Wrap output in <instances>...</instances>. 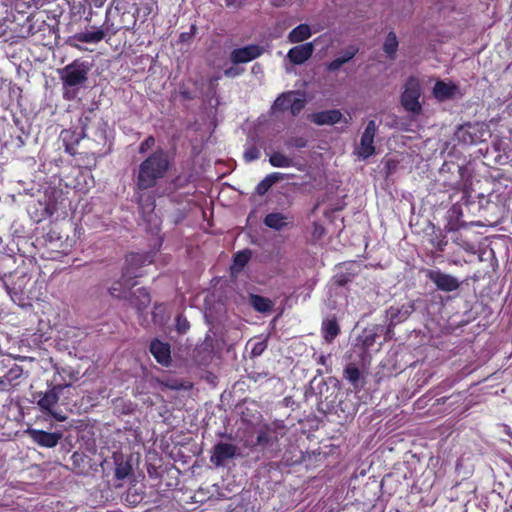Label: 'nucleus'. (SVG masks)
Returning <instances> with one entry per match:
<instances>
[{
	"instance_id": "obj_57",
	"label": "nucleus",
	"mask_w": 512,
	"mask_h": 512,
	"mask_svg": "<svg viewBox=\"0 0 512 512\" xmlns=\"http://www.w3.org/2000/svg\"><path fill=\"white\" fill-rule=\"evenodd\" d=\"M341 68V65L340 63L338 62L337 59H334L333 61H331L329 64H327V70L329 72H333V71H336L338 69Z\"/></svg>"
},
{
	"instance_id": "obj_3",
	"label": "nucleus",
	"mask_w": 512,
	"mask_h": 512,
	"mask_svg": "<svg viewBox=\"0 0 512 512\" xmlns=\"http://www.w3.org/2000/svg\"><path fill=\"white\" fill-rule=\"evenodd\" d=\"M286 434V426L283 421L276 420L262 426L256 436L255 445L260 447L267 458L275 457L280 451L279 440Z\"/></svg>"
},
{
	"instance_id": "obj_22",
	"label": "nucleus",
	"mask_w": 512,
	"mask_h": 512,
	"mask_svg": "<svg viewBox=\"0 0 512 512\" xmlns=\"http://www.w3.org/2000/svg\"><path fill=\"white\" fill-rule=\"evenodd\" d=\"M135 283H130V280L126 279V275L123 274L122 279L115 281L108 289L109 294L117 299H126L130 292L131 287Z\"/></svg>"
},
{
	"instance_id": "obj_15",
	"label": "nucleus",
	"mask_w": 512,
	"mask_h": 512,
	"mask_svg": "<svg viewBox=\"0 0 512 512\" xmlns=\"http://www.w3.org/2000/svg\"><path fill=\"white\" fill-rule=\"evenodd\" d=\"M70 384H56L49 390H47L44 394L41 395L40 399L37 401L38 406L42 411H51L53 407L59 401L60 394L63 389L69 387Z\"/></svg>"
},
{
	"instance_id": "obj_60",
	"label": "nucleus",
	"mask_w": 512,
	"mask_h": 512,
	"mask_svg": "<svg viewBox=\"0 0 512 512\" xmlns=\"http://www.w3.org/2000/svg\"><path fill=\"white\" fill-rule=\"evenodd\" d=\"M330 355H320L318 357V360H317V363L323 365V366H328V359H329Z\"/></svg>"
},
{
	"instance_id": "obj_48",
	"label": "nucleus",
	"mask_w": 512,
	"mask_h": 512,
	"mask_svg": "<svg viewBox=\"0 0 512 512\" xmlns=\"http://www.w3.org/2000/svg\"><path fill=\"white\" fill-rule=\"evenodd\" d=\"M155 144V138L153 136L147 137L139 146V153H145Z\"/></svg>"
},
{
	"instance_id": "obj_61",
	"label": "nucleus",
	"mask_w": 512,
	"mask_h": 512,
	"mask_svg": "<svg viewBox=\"0 0 512 512\" xmlns=\"http://www.w3.org/2000/svg\"><path fill=\"white\" fill-rule=\"evenodd\" d=\"M96 7H101L107 0H93Z\"/></svg>"
},
{
	"instance_id": "obj_59",
	"label": "nucleus",
	"mask_w": 512,
	"mask_h": 512,
	"mask_svg": "<svg viewBox=\"0 0 512 512\" xmlns=\"http://www.w3.org/2000/svg\"><path fill=\"white\" fill-rule=\"evenodd\" d=\"M54 419H56L57 421H64L66 420V416L63 415L62 413H59L57 411H54L53 409H51V411H47Z\"/></svg>"
},
{
	"instance_id": "obj_58",
	"label": "nucleus",
	"mask_w": 512,
	"mask_h": 512,
	"mask_svg": "<svg viewBox=\"0 0 512 512\" xmlns=\"http://www.w3.org/2000/svg\"><path fill=\"white\" fill-rule=\"evenodd\" d=\"M463 226H464V224L458 225L457 223L449 222L445 226V231H447V232L457 231L460 227H463Z\"/></svg>"
},
{
	"instance_id": "obj_35",
	"label": "nucleus",
	"mask_w": 512,
	"mask_h": 512,
	"mask_svg": "<svg viewBox=\"0 0 512 512\" xmlns=\"http://www.w3.org/2000/svg\"><path fill=\"white\" fill-rule=\"evenodd\" d=\"M98 119H96V114H95V111L94 109H89L87 110L86 112H84V114L82 115V117L80 118V122H81V129H82V134L83 136H88L89 135V130H90V124H93L97 121Z\"/></svg>"
},
{
	"instance_id": "obj_30",
	"label": "nucleus",
	"mask_w": 512,
	"mask_h": 512,
	"mask_svg": "<svg viewBox=\"0 0 512 512\" xmlns=\"http://www.w3.org/2000/svg\"><path fill=\"white\" fill-rule=\"evenodd\" d=\"M269 163L277 168H289L295 166V161L283 154L282 152H274L269 157Z\"/></svg>"
},
{
	"instance_id": "obj_53",
	"label": "nucleus",
	"mask_w": 512,
	"mask_h": 512,
	"mask_svg": "<svg viewBox=\"0 0 512 512\" xmlns=\"http://www.w3.org/2000/svg\"><path fill=\"white\" fill-rule=\"evenodd\" d=\"M85 455L83 453L74 452L71 456V460L73 462L74 466H80L81 463L84 461Z\"/></svg>"
},
{
	"instance_id": "obj_40",
	"label": "nucleus",
	"mask_w": 512,
	"mask_h": 512,
	"mask_svg": "<svg viewBox=\"0 0 512 512\" xmlns=\"http://www.w3.org/2000/svg\"><path fill=\"white\" fill-rule=\"evenodd\" d=\"M290 104V113L293 116H297L304 109L306 101L304 98L299 97V94L297 93L296 96L292 97Z\"/></svg>"
},
{
	"instance_id": "obj_25",
	"label": "nucleus",
	"mask_w": 512,
	"mask_h": 512,
	"mask_svg": "<svg viewBox=\"0 0 512 512\" xmlns=\"http://www.w3.org/2000/svg\"><path fill=\"white\" fill-rule=\"evenodd\" d=\"M249 304L260 313H267L270 312L273 309V302L266 297L257 295V294H250L249 295Z\"/></svg>"
},
{
	"instance_id": "obj_27",
	"label": "nucleus",
	"mask_w": 512,
	"mask_h": 512,
	"mask_svg": "<svg viewBox=\"0 0 512 512\" xmlns=\"http://www.w3.org/2000/svg\"><path fill=\"white\" fill-rule=\"evenodd\" d=\"M322 333L328 343L332 342L340 333L337 320L335 318L324 320L322 323Z\"/></svg>"
},
{
	"instance_id": "obj_11",
	"label": "nucleus",
	"mask_w": 512,
	"mask_h": 512,
	"mask_svg": "<svg viewBox=\"0 0 512 512\" xmlns=\"http://www.w3.org/2000/svg\"><path fill=\"white\" fill-rule=\"evenodd\" d=\"M107 129L108 124L103 119H98L94 125H91L89 130V135L86 136L87 138H91L93 142L95 143L93 154L103 155V148L107 144ZM82 138L83 134L81 135Z\"/></svg>"
},
{
	"instance_id": "obj_56",
	"label": "nucleus",
	"mask_w": 512,
	"mask_h": 512,
	"mask_svg": "<svg viewBox=\"0 0 512 512\" xmlns=\"http://www.w3.org/2000/svg\"><path fill=\"white\" fill-rule=\"evenodd\" d=\"M456 168H457V171H458V174H459V177L461 180H465L466 178L469 177V172H468L467 167L461 166V165H456Z\"/></svg>"
},
{
	"instance_id": "obj_45",
	"label": "nucleus",
	"mask_w": 512,
	"mask_h": 512,
	"mask_svg": "<svg viewBox=\"0 0 512 512\" xmlns=\"http://www.w3.org/2000/svg\"><path fill=\"white\" fill-rule=\"evenodd\" d=\"M265 179L267 180V182L273 186L275 183H278L282 180L285 179V175L283 173H280V172H274V173H271V174H268Z\"/></svg>"
},
{
	"instance_id": "obj_29",
	"label": "nucleus",
	"mask_w": 512,
	"mask_h": 512,
	"mask_svg": "<svg viewBox=\"0 0 512 512\" xmlns=\"http://www.w3.org/2000/svg\"><path fill=\"white\" fill-rule=\"evenodd\" d=\"M296 95H297V92H295V91H289V92L282 93L274 101L272 109L274 111H281V112L290 110V107H291L290 103H291L292 97H294Z\"/></svg>"
},
{
	"instance_id": "obj_44",
	"label": "nucleus",
	"mask_w": 512,
	"mask_h": 512,
	"mask_svg": "<svg viewBox=\"0 0 512 512\" xmlns=\"http://www.w3.org/2000/svg\"><path fill=\"white\" fill-rule=\"evenodd\" d=\"M267 348V341L261 340L253 343L252 349H251V356L252 357H258L263 354V352Z\"/></svg>"
},
{
	"instance_id": "obj_37",
	"label": "nucleus",
	"mask_w": 512,
	"mask_h": 512,
	"mask_svg": "<svg viewBox=\"0 0 512 512\" xmlns=\"http://www.w3.org/2000/svg\"><path fill=\"white\" fill-rule=\"evenodd\" d=\"M354 276H355V273L352 271H349V269H347L345 272L340 271V272L336 273L333 277V282L337 286L342 287V286H345L347 283L351 282L353 280Z\"/></svg>"
},
{
	"instance_id": "obj_64",
	"label": "nucleus",
	"mask_w": 512,
	"mask_h": 512,
	"mask_svg": "<svg viewBox=\"0 0 512 512\" xmlns=\"http://www.w3.org/2000/svg\"><path fill=\"white\" fill-rule=\"evenodd\" d=\"M453 241H454L456 244L460 245L461 247L466 248V247H465V244L461 242V239H460L459 237H456L455 239H453Z\"/></svg>"
},
{
	"instance_id": "obj_32",
	"label": "nucleus",
	"mask_w": 512,
	"mask_h": 512,
	"mask_svg": "<svg viewBox=\"0 0 512 512\" xmlns=\"http://www.w3.org/2000/svg\"><path fill=\"white\" fill-rule=\"evenodd\" d=\"M328 390H329V387H328L326 381H324L323 379H317V377H314L310 381L309 389L306 392V395H308L309 393L318 395L319 399L322 400V398L325 395V392Z\"/></svg>"
},
{
	"instance_id": "obj_10",
	"label": "nucleus",
	"mask_w": 512,
	"mask_h": 512,
	"mask_svg": "<svg viewBox=\"0 0 512 512\" xmlns=\"http://www.w3.org/2000/svg\"><path fill=\"white\" fill-rule=\"evenodd\" d=\"M239 455L238 447L231 443L218 442L214 445L210 462L215 467H222L227 460L233 459Z\"/></svg>"
},
{
	"instance_id": "obj_50",
	"label": "nucleus",
	"mask_w": 512,
	"mask_h": 512,
	"mask_svg": "<svg viewBox=\"0 0 512 512\" xmlns=\"http://www.w3.org/2000/svg\"><path fill=\"white\" fill-rule=\"evenodd\" d=\"M146 258V256L141 254H130L127 258V262L142 265L146 261Z\"/></svg>"
},
{
	"instance_id": "obj_52",
	"label": "nucleus",
	"mask_w": 512,
	"mask_h": 512,
	"mask_svg": "<svg viewBox=\"0 0 512 512\" xmlns=\"http://www.w3.org/2000/svg\"><path fill=\"white\" fill-rule=\"evenodd\" d=\"M246 0H225V4L229 8L239 9L244 6Z\"/></svg>"
},
{
	"instance_id": "obj_23",
	"label": "nucleus",
	"mask_w": 512,
	"mask_h": 512,
	"mask_svg": "<svg viewBox=\"0 0 512 512\" xmlns=\"http://www.w3.org/2000/svg\"><path fill=\"white\" fill-rule=\"evenodd\" d=\"M263 223L276 231H281L289 224V217L283 213L274 212L265 216Z\"/></svg>"
},
{
	"instance_id": "obj_62",
	"label": "nucleus",
	"mask_w": 512,
	"mask_h": 512,
	"mask_svg": "<svg viewBox=\"0 0 512 512\" xmlns=\"http://www.w3.org/2000/svg\"><path fill=\"white\" fill-rule=\"evenodd\" d=\"M260 69H261L260 65L256 63V64H254V65H253V67H252V72H253V73H257V72H259V71H260Z\"/></svg>"
},
{
	"instance_id": "obj_9",
	"label": "nucleus",
	"mask_w": 512,
	"mask_h": 512,
	"mask_svg": "<svg viewBox=\"0 0 512 512\" xmlns=\"http://www.w3.org/2000/svg\"><path fill=\"white\" fill-rule=\"evenodd\" d=\"M426 277L436 286L440 291L452 292L460 287L461 282L458 278L444 273L439 269H429L426 271Z\"/></svg>"
},
{
	"instance_id": "obj_2",
	"label": "nucleus",
	"mask_w": 512,
	"mask_h": 512,
	"mask_svg": "<svg viewBox=\"0 0 512 512\" xmlns=\"http://www.w3.org/2000/svg\"><path fill=\"white\" fill-rule=\"evenodd\" d=\"M91 65L79 59L58 70L62 83V95L67 101L75 100L79 92L87 87Z\"/></svg>"
},
{
	"instance_id": "obj_7",
	"label": "nucleus",
	"mask_w": 512,
	"mask_h": 512,
	"mask_svg": "<svg viewBox=\"0 0 512 512\" xmlns=\"http://www.w3.org/2000/svg\"><path fill=\"white\" fill-rule=\"evenodd\" d=\"M414 310V302H408L402 306H391L385 311L383 325H385L388 337L394 336V327L407 320Z\"/></svg>"
},
{
	"instance_id": "obj_51",
	"label": "nucleus",
	"mask_w": 512,
	"mask_h": 512,
	"mask_svg": "<svg viewBox=\"0 0 512 512\" xmlns=\"http://www.w3.org/2000/svg\"><path fill=\"white\" fill-rule=\"evenodd\" d=\"M269 3L274 8H285L293 4V0H269Z\"/></svg>"
},
{
	"instance_id": "obj_41",
	"label": "nucleus",
	"mask_w": 512,
	"mask_h": 512,
	"mask_svg": "<svg viewBox=\"0 0 512 512\" xmlns=\"http://www.w3.org/2000/svg\"><path fill=\"white\" fill-rule=\"evenodd\" d=\"M162 385H164L168 389L175 391L186 390L190 387L189 385L186 384V382L179 379H167L162 382Z\"/></svg>"
},
{
	"instance_id": "obj_4",
	"label": "nucleus",
	"mask_w": 512,
	"mask_h": 512,
	"mask_svg": "<svg viewBox=\"0 0 512 512\" xmlns=\"http://www.w3.org/2000/svg\"><path fill=\"white\" fill-rule=\"evenodd\" d=\"M389 339H392V337H388L385 325H371L363 329V331L356 338L354 352H359L361 361L364 362L366 357H368L369 350L375 344L382 346L383 342Z\"/></svg>"
},
{
	"instance_id": "obj_46",
	"label": "nucleus",
	"mask_w": 512,
	"mask_h": 512,
	"mask_svg": "<svg viewBox=\"0 0 512 512\" xmlns=\"http://www.w3.org/2000/svg\"><path fill=\"white\" fill-rule=\"evenodd\" d=\"M141 500L142 497L136 492H132L131 490H129L125 496V501L133 506L138 504Z\"/></svg>"
},
{
	"instance_id": "obj_18",
	"label": "nucleus",
	"mask_w": 512,
	"mask_h": 512,
	"mask_svg": "<svg viewBox=\"0 0 512 512\" xmlns=\"http://www.w3.org/2000/svg\"><path fill=\"white\" fill-rule=\"evenodd\" d=\"M130 305L134 307L138 313H142L145 311L150 303H151V296L147 289L145 288H138L134 292H129L128 298H126Z\"/></svg>"
},
{
	"instance_id": "obj_21",
	"label": "nucleus",
	"mask_w": 512,
	"mask_h": 512,
	"mask_svg": "<svg viewBox=\"0 0 512 512\" xmlns=\"http://www.w3.org/2000/svg\"><path fill=\"white\" fill-rule=\"evenodd\" d=\"M458 92V87L453 83L437 81L433 88L434 97L440 101L453 99Z\"/></svg>"
},
{
	"instance_id": "obj_42",
	"label": "nucleus",
	"mask_w": 512,
	"mask_h": 512,
	"mask_svg": "<svg viewBox=\"0 0 512 512\" xmlns=\"http://www.w3.org/2000/svg\"><path fill=\"white\" fill-rule=\"evenodd\" d=\"M243 157L246 162H252L260 157V151L255 145H248L245 148Z\"/></svg>"
},
{
	"instance_id": "obj_63",
	"label": "nucleus",
	"mask_w": 512,
	"mask_h": 512,
	"mask_svg": "<svg viewBox=\"0 0 512 512\" xmlns=\"http://www.w3.org/2000/svg\"><path fill=\"white\" fill-rule=\"evenodd\" d=\"M341 66L347 63V59H345L343 56L336 58Z\"/></svg>"
},
{
	"instance_id": "obj_31",
	"label": "nucleus",
	"mask_w": 512,
	"mask_h": 512,
	"mask_svg": "<svg viewBox=\"0 0 512 512\" xmlns=\"http://www.w3.org/2000/svg\"><path fill=\"white\" fill-rule=\"evenodd\" d=\"M23 369L18 366L14 365L12 368H10L7 373L0 378V381L4 382V388L3 391H7L10 389V387L13 386V381L19 379L22 376Z\"/></svg>"
},
{
	"instance_id": "obj_8",
	"label": "nucleus",
	"mask_w": 512,
	"mask_h": 512,
	"mask_svg": "<svg viewBox=\"0 0 512 512\" xmlns=\"http://www.w3.org/2000/svg\"><path fill=\"white\" fill-rule=\"evenodd\" d=\"M377 131L378 125L376 122L374 120L368 121L361 135L360 143L355 149V153L360 159L366 160L375 153L374 138Z\"/></svg>"
},
{
	"instance_id": "obj_43",
	"label": "nucleus",
	"mask_w": 512,
	"mask_h": 512,
	"mask_svg": "<svg viewBox=\"0 0 512 512\" xmlns=\"http://www.w3.org/2000/svg\"><path fill=\"white\" fill-rule=\"evenodd\" d=\"M190 328V323L189 321L186 319V317H184L183 315H178L176 317V330L177 332H179L180 334H185Z\"/></svg>"
},
{
	"instance_id": "obj_49",
	"label": "nucleus",
	"mask_w": 512,
	"mask_h": 512,
	"mask_svg": "<svg viewBox=\"0 0 512 512\" xmlns=\"http://www.w3.org/2000/svg\"><path fill=\"white\" fill-rule=\"evenodd\" d=\"M272 186L267 182V180L264 178L263 180H261L258 185L256 186V192L257 194L259 195H264L268 192V190L271 188Z\"/></svg>"
},
{
	"instance_id": "obj_38",
	"label": "nucleus",
	"mask_w": 512,
	"mask_h": 512,
	"mask_svg": "<svg viewBox=\"0 0 512 512\" xmlns=\"http://www.w3.org/2000/svg\"><path fill=\"white\" fill-rule=\"evenodd\" d=\"M132 471V467L128 462H116L115 478L117 480H124Z\"/></svg>"
},
{
	"instance_id": "obj_33",
	"label": "nucleus",
	"mask_w": 512,
	"mask_h": 512,
	"mask_svg": "<svg viewBox=\"0 0 512 512\" xmlns=\"http://www.w3.org/2000/svg\"><path fill=\"white\" fill-rule=\"evenodd\" d=\"M251 256H252V252L249 249H245V250L237 252L234 255V263L232 266V270L234 272H240L245 267V265L249 262Z\"/></svg>"
},
{
	"instance_id": "obj_36",
	"label": "nucleus",
	"mask_w": 512,
	"mask_h": 512,
	"mask_svg": "<svg viewBox=\"0 0 512 512\" xmlns=\"http://www.w3.org/2000/svg\"><path fill=\"white\" fill-rule=\"evenodd\" d=\"M430 243L437 251L443 252L448 244V240L441 230H437L431 234Z\"/></svg>"
},
{
	"instance_id": "obj_28",
	"label": "nucleus",
	"mask_w": 512,
	"mask_h": 512,
	"mask_svg": "<svg viewBox=\"0 0 512 512\" xmlns=\"http://www.w3.org/2000/svg\"><path fill=\"white\" fill-rule=\"evenodd\" d=\"M398 45L396 34L393 31L389 32L383 44V51L389 59L394 60L396 58Z\"/></svg>"
},
{
	"instance_id": "obj_34",
	"label": "nucleus",
	"mask_w": 512,
	"mask_h": 512,
	"mask_svg": "<svg viewBox=\"0 0 512 512\" xmlns=\"http://www.w3.org/2000/svg\"><path fill=\"white\" fill-rule=\"evenodd\" d=\"M81 138H82V136H80V135L75 136L72 132L65 131L63 133V144L65 147V152H67L68 154H70L72 156L75 155L76 154L75 146L79 144V141Z\"/></svg>"
},
{
	"instance_id": "obj_5",
	"label": "nucleus",
	"mask_w": 512,
	"mask_h": 512,
	"mask_svg": "<svg viewBox=\"0 0 512 512\" xmlns=\"http://www.w3.org/2000/svg\"><path fill=\"white\" fill-rule=\"evenodd\" d=\"M491 137L489 126L483 122H467L455 131V138L465 145H475L485 142Z\"/></svg>"
},
{
	"instance_id": "obj_14",
	"label": "nucleus",
	"mask_w": 512,
	"mask_h": 512,
	"mask_svg": "<svg viewBox=\"0 0 512 512\" xmlns=\"http://www.w3.org/2000/svg\"><path fill=\"white\" fill-rule=\"evenodd\" d=\"M263 49L258 45H248L242 48L234 49L230 53V60L233 64L250 62L259 57Z\"/></svg>"
},
{
	"instance_id": "obj_6",
	"label": "nucleus",
	"mask_w": 512,
	"mask_h": 512,
	"mask_svg": "<svg viewBox=\"0 0 512 512\" xmlns=\"http://www.w3.org/2000/svg\"><path fill=\"white\" fill-rule=\"evenodd\" d=\"M421 93L422 90L419 79L414 76H410L404 84V91L401 95V105L406 111L413 114L421 113L422 105L419 102Z\"/></svg>"
},
{
	"instance_id": "obj_16",
	"label": "nucleus",
	"mask_w": 512,
	"mask_h": 512,
	"mask_svg": "<svg viewBox=\"0 0 512 512\" xmlns=\"http://www.w3.org/2000/svg\"><path fill=\"white\" fill-rule=\"evenodd\" d=\"M314 52V44L313 42H307L304 44H300L292 47L288 53L287 58L289 61L295 65H301L306 62Z\"/></svg>"
},
{
	"instance_id": "obj_39",
	"label": "nucleus",
	"mask_w": 512,
	"mask_h": 512,
	"mask_svg": "<svg viewBox=\"0 0 512 512\" xmlns=\"http://www.w3.org/2000/svg\"><path fill=\"white\" fill-rule=\"evenodd\" d=\"M307 143H308V141L306 138L300 137V136H294V137H289L288 139H286L284 142V145L288 149H290V148L301 149V148H305L307 146Z\"/></svg>"
},
{
	"instance_id": "obj_47",
	"label": "nucleus",
	"mask_w": 512,
	"mask_h": 512,
	"mask_svg": "<svg viewBox=\"0 0 512 512\" xmlns=\"http://www.w3.org/2000/svg\"><path fill=\"white\" fill-rule=\"evenodd\" d=\"M244 72L243 68L232 66L224 70V75L229 78H234L241 75Z\"/></svg>"
},
{
	"instance_id": "obj_17",
	"label": "nucleus",
	"mask_w": 512,
	"mask_h": 512,
	"mask_svg": "<svg viewBox=\"0 0 512 512\" xmlns=\"http://www.w3.org/2000/svg\"><path fill=\"white\" fill-rule=\"evenodd\" d=\"M343 378L347 380L357 392L361 391L366 384L365 376L355 363L346 364L343 371Z\"/></svg>"
},
{
	"instance_id": "obj_19",
	"label": "nucleus",
	"mask_w": 512,
	"mask_h": 512,
	"mask_svg": "<svg viewBox=\"0 0 512 512\" xmlns=\"http://www.w3.org/2000/svg\"><path fill=\"white\" fill-rule=\"evenodd\" d=\"M343 115L340 110L332 109L315 112L309 115V119L317 125H333L341 121Z\"/></svg>"
},
{
	"instance_id": "obj_20",
	"label": "nucleus",
	"mask_w": 512,
	"mask_h": 512,
	"mask_svg": "<svg viewBox=\"0 0 512 512\" xmlns=\"http://www.w3.org/2000/svg\"><path fill=\"white\" fill-rule=\"evenodd\" d=\"M150 352L158 363L168 366L171 362L170 345L159 340H154L150 344Z\"/></svg>"
},
{
	"instance_id": "obj_24",
	"label": "nucleus",
	"mask_w": 512,
	"mask_h": 512,
	"mask_svg": "<svg viewBox=\"0 0 512 512\" xmlns=\"http://www.w3.org/2000/svg\"><path fill=\"white\" fill-rule=\"evenodd\" d=\"M139 208L148 222H152L153 218L156 216L153 215L155 209V200L152 196H146L144 194L139 195L138 197Z\"/></svg>"
},
{
	"instance_id": "obj_12",
	"label": "nucleus",
	"mask_w": 512,
	"mask_h": 512,
	"mask_svg": "<svg viewBox=\"0 0 512 512\" xmlns=\"http://www.w3.org/2000/svg\"><path fill=\"white\" fill-rule=\"evenodd\" d=\"M26 433L34 443L45 448L55 447L63 436L61 432H47L32 428L27 429Z\"/></svg>"
},
{
	"instance_id": "obj_55",
	"label": "nucleus",
	"mask_w": 512,
	"mask_h": 512,
	"mask_svg": "<svg viewBox=\"0 0 512 512\" xmlns=\"http://www.w3.org/2000/svg\"><path fill=\"white\" fill-rule=\"evenodd\" d=\"M358 52V49L353 47V46H350L345 52L344 54L342 55L345 59H347V62H349L351 59L354 58V56L356 55V53Z\"/></svg>"
},
{
	"instance_id": "obj_26",
	"label": "nucleus",
	"mask_w": 512,
	"mask_h": 512,
	"mask_svg": "<svg viewBox=\"0 0 512 512\" xmlns=\"http://www.w3.org/2000/svg\"><path fill=\"white\" fill-rule=\"evenodd\" d=\"M311 35L310 26L308 24H300L289 32L287 38L290 43H299L305 41Z\"/></svg>"
},
{
	"instance_id": "obj_13",
	"label": "nucleus",
	"mask_w": 512,
	"mask_h": 512,
	"mask_svg": "<svg viewBox=\"0 0 512 512\" xmlns=\"http://www.w3.org/2000/svg\"><path fill=\"white\" fill-rule=\"evenodd\" d=\"M109 13L110 8H108L106 11V20L103 24V26L105 27L104 29L92 26L90 27V29H86L83 32L76 33L73 36V39L83 43H98L102 41L105 37V31L108 32L110 30L107 24Z\"/></svg>"
},
{
	"instance_id": "obj_54",
	"label": "nucleus",
	"mask_w": 512,
	"mask_h": 512,
	"mask_svg": "<svg viewBox=\"0 0 512 512\" xmlns=\"http://www.w3.org/2000/svg\"><path fill=\"white\" fill-rule=\"evenodd\" d=\"M195 30H196L195 25H192L190 32H183V33H181L180 36H179L180 41L181 42L189 41L192 38V36L194 35Z\"/></svg>"
},
{
	"instance_id": "obj_1",
	"label": "nucleus",
	"mask_w": 512,
	"mask_h": 512,
	"mask_svg": "<svg viewBox=\"0 0 512 512\" xmlns=\"http://www.w3.org/2000/svg\"><path fill=\"white\" fill-rule=\"evenodd\" d=\"M168 153L158 149L150 154L138 168L135 184L139 190H148L155 187L165 177L170 168Z\"/></svg>"
}]
</instances>
